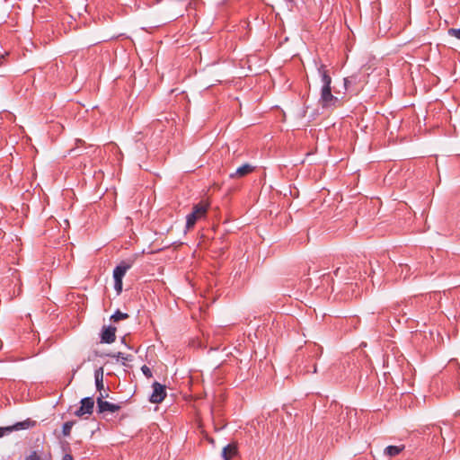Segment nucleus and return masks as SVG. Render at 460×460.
Here are the masks:
<instances>
[{
    "instance_id": "f257e3e1",
    "label": "nucleus",
    "mask_w": 460,
    "mask_h": 460,
    "mask_svg": "<svg viewBox=\"0 0 460 460\" xmlns=\"http://www.w3.org/2000/svg\"><path fill=\"white\" fill-rule=\"evenodd\" d=\"M209 207L210 204L207 200H201L193 206L192 211L186 217V231L192 229L197 221L207 217Z\"/></svg>"
},
{
    "instance_id": "f03ea898",
    "label": "nucleus",
    "mask_w": 460,
    "mask_h": 460,
    "mask_svg": "<svg viewBox=\"0 0 460 460\" xmlns=\"http://www.w3.org/2000/svg\"><path fill=\"white\" fill-rule=\"evenodd\" d=\"M132 264L128 261H121L113 270L114 288L118 294L122 291V279L126 272L131 268Z\"/></svg>"
},
{
    "instance_id": "7ed1b4c3",
    "label": "nucleus",
    "mask_w": 460,
    "mask_h": 460,
    "mask_svg": "<svg viewBox=\"0 0 460 460\" xmlns=\"http://www.w3.org/2000/svg\"><path fill=\"white\" fill-rule=\"evenodd\" d=\"M35 424H36L35 420L27 419L23 421L16 422L15 424L11 425V426L0 427V438L4 437L6 434L11 433L12 431L28 429L30 428L34 427Z\"/></svg>"
},
{
    "instance_id": "20e7f679",
    "label": "nucleus",
    "mask_w": 460,
    "mask_h": 460,
    "mask_svg": "<svg viewBox=\"0 0 460 460\" xmlns=\"http://www.w3.org/2000/svg\"><path fill=\"white\" fill-rule=\"evenodd\" d=\"M162 0H155L156 4ZM187 0H170L167 4V9L172 12V17L176 19L177 17L183 15V10L186 8Z\"/></svg>"
},
{
    "instance_id": "39448f33",
    "label": "nucleus",
    "mask_w": 460,
    "mask_h": 460,
    "mask_svg": "<svg viewBox=\"0 0 460 460\" xmlns=\"http://www.w3.org/2000/svg\"><path fill=\"white\" fill-rule=\"evenodd\" d=\"M80 407L75 411V415L80 418L85 415H91L94 408V400L92 397L83 398L80 402Z\"/></svg>"
},
{
    "instance_id": "423d86ee",
    "label": "nucleus",
    "mask_w": 460,
    "mask_h": 460,
    "mask_svg": "<svg viewBox=\"0 0 460 460\" xmlns=\"http://www.w3.org/2000/svg\"><path fill=\"white\" fill-rule=\"evenodd\" d=\"M320 101L323 108L336 106L337 102H339L338 97L332 93L331 87H322Z\"/></svg>"
},
{
    "instance_id": "0eeeda50",
    "label": "nucleus",
    "mask_w": 460,
    "mask_h": 460,
    "mask_svg": "<svg viewBox=\"0 0 460 460\" xmlns=\"http://www.w3.org/2000/svg\"><path fill=\"white\" fill-rule=\"evenodd\" d=\"M166 396L165 386L159 384L158 382H155L153 384V393L150 396V402L153 403H160L164 401Z\"/></svg>"
},
{
    "instance_id": "6e6552de",
    "label": "nucleus",
    "mask_w": 460,
    "mask_h": 460,
    "mask_svg": "<svg viewBox=\"0 0 460 460\" xmlns=\"http://www.w3.org/2000/svg\"><path fill=\"white\" fill-rule=\"evenodd\" d=\"M96 402L98 413H104L105 411L116 412L121 409L120 404L111 403L110 402L102 400V397H98Z\"/></svg>"
},
{
    "instance_id": "1a4fd4ad",
    "label": "nucleus",
    "mask_w": 460,
    "mask_h": 460,
    "mask_svg": "<svg viewBox=\"0 0 460 460\" xmlns=\"http://www.w3.org/2000/svg\"><path fill=\"white\" fill-rule=\"evenodd\" d=\"M255 166L252 165L251 164H244L238 167L234 172H231L229 174V177L231 179H241L248 174L252 173L255 170Z\"/></svg>"
},
{
    "instance_id": "9d476101",
    "label": "nucleus",
    "mask_w": 460,
    "mask_h": 460,
    "mask_svg": "<svg viewBox=\"0 0 460 460\" xmlns=\"http://www.w3.org/2000/svg\"><path fill=\"white\" fill-rule=\"evenodd\" d=\"M102 342L112 343L116 340V328L113 326H104L101 335Z\"/></svg>"
},
{
    "instance_id": "9b49d317",
    "label": "nucleus",
    "mask_w": 460,
    "mask_h": 460,
    "mask_svg": "<svg viewBox=\"0 0 460 460\" xmlns=\"http://www.w3.org/2000/svg\"><path fill=\"white\" fill-rule=\"evenodd\" d=\"M318 71L321 75L322 82L323 84V87H331L332 77L330 76L326 66L324 65H321L318 68Z\"/></svg>"
},
{
    "instance_id": "f8f14e48",
    "label": "nucleus",
    "mask_w": 460,
    "mask_h": 460,
    "mask_svg": "<svg viewBox=\"0 0 460 460\" xmlns=\"http://www.w3.org/2000/svg\"><path fill=\"white\" fill-rule=\"evenodd\" d=\"M237 454V447L234 444H228L223 448V457L225 460H232Z\"/></svg>"
},
{
    "instance_id": "ddd939ff",
    "label": "nucleus",
    "mask_w": 460,
    "mask_h": 460,
    "mask_svg": "<svg viewBox=\"0 0 460 460\" xmlns=\"http://www.w3.org/2000/svg\"><path fill=\"white\" fill-rule=\"evenodd\" d=\"M96 389L101 392L103 389V369L99 367L94 372Z\"/></svg>"
},
{
    "instance_id": "4468645a",
    "label": "nucleus",
    "mask_w": 460,
    "mask_h": 460,
    "mask_svg": "<svg viewBox=\"0 0 460 460\" xmlns=\"http://www.w3.org/2000/svg\"><path fill=\"white\" fill-rule=\"evenodd\" d=\"M404 449V446H388L385 449V455L392 457L399 455Z\"/></svg>"
},
{
    "instance_id": "2eb2a0df",
    "label": "nucleus",
    "mask_w": 460,
    "mask_h": 460,
    "mask_svg": "<svg viewBox=\"0 0 460 460\" xmlns=\"http://www.w3.org/2000/svg\"><path fill=\"white\" fill-rule=\"evenodd\" d=\"M357 83V75H353L344 78V87L346 91H350L353 84Z\"/></svg>"
},
{
    "instance_id": "dca6fc26",
    "label": "nucleus",
    "mask_w": 460,
    "mask_h": 460,
    "mask_svg": "<svg viewBox=\"0 0 460 460\" xmlns=\"http://www.w3.org/2000/svg\"><path fill=\"white\" fill-rule=\"evenodd\" d=\"M129 317V315L126 313H122L120 312L119 310H117L111 317V319L117 323L120 320H125V319H128Z\"/></svg>"
},
{
    "instance_id": "f3484780",
    "label": "nucleus",
    "mask_w": 460,
    "mask_h": 460,
    "mask_svg": "<svg viewBox=\"0 0 460 460\" xmlns=\"http://www.w3.org/2000/svg\"><path fill=\"white\" fill-rule=\"evenodd\" d=\"M74 421H66L63 424L62 433L65 437L70 436L71 429L73 428Z\"/></svg>"
},
{
    "instance_id": "a211bd4d",
    "label": "nucleus",
    "mask_w": 460,
    "mask_h": 460,
    "mask_svg": "<svg viewBox=\"0 0 460 460\" xmlns=\"http://www.w3.org/2000/svg\"><path fill=\"white\" fill-rule=\"evenodd\" d=\"M448 34L452 37H455L458 40H460V28L459 29H449L448 30Z\"/></svg>"
},
{
    "instance_id": "6ab92c4d",
    "label": "nucleus",
    "mask_w": 460,
    "mask_h": 460,
    "mask_svg": "<svg viewBox=\"0 0 460 460\" xmlns=\"http://www.w3.org/2000/svg\"><path fill=\"white\" fill-rule=\"evenodd\" d=\"M110 357L116 358L117 359L128 360V356L125 355L122 352H118L117 354L109 355Z\"/></svg>"
},
{
    "instance_id": "aec40b11",
    "label": "nucleus",
    "mask_w": 460,
    "mask_h": 460,
    "mask_svg": "<svg viewBox=\"0 0 460 460\" xmlns=\"http://www.w3.org/2000/svg\"><path fill=\"white\" fill-rule=\"evenodd\" d=\"M141 370H142L143 374H144L147 378H150V377H152V376H153V375H152V371H151V369H150L147 366L144 365V366L141 367Z\"/></svg>"
},
{
    "instance_id": "412c9836",
    "label": "nucleus",
    "mask_w": 460,
    "mask_h": 460,
    "mask_svg": "<svg viewBox=\"0 0 460 460\" xmlns=\"http://www.w3.org/2000/svg\"><path fill=\"white\" fill-rule=\"evenodd\" d=\"M27 460H40V456L34 452L27 458Z\"/></svg>"
},
{
    "instance_id": "4be33fe9",
    "label": "nucleus",
    "mask_w": 460,
    "mask_h": 460,
    "mask_svg": "<svg viewBox=\"0 0 460 460\" xmlns=\"http://www.w3.org/2000/svg\"><path fill=\"white\" fill-rule=\"evenodd\" d=\"M400 268L402 270V273L404 271V270H410V267L407 264H405V265L400 264Z\"/></svg>"
},
{
    "instance_id": "5701e85b",
    "label": "nucleus",
    "mask_w": 460,
    "mask_h": 460,
    "mask_svg": "<svg viewBox=\"0 0 460 460\" xmlns=\"http://www.w3.org/2000/svg\"><path fill=\"white\" fill-rule=\"evenodd\" d=\"M62 460H74L73 456L69 454H66Z\"/></svg>"
},
{
    "instance_id": "b1692460",
    "label": "nucleus",
    "mask_w": 460,
    "mask_h": 460,
    "mask_svg": "<svg viewBox=\"0 0 460 460\" xmlns=\"http://www.w3.org/2000/svg\"><path fill=\"white\" fill-rule=\"evenodd\" d=\"M107 396H108V394H106L104 395V394L100 393V396H99V397H102V400H103V398H104V397H107Z\"/></svg>"
},
{
    "instance_id": "393cba45",
    "label": "nucleus",
    "mask_w": 460,
    "mask_h": 460,
    "mask_svg": "<svg viewBox=\"0 0 460 460\" xmlns=\"http://www.w3.org/2000/svg\"><path fill=\"white\" fill-rule=\"evenodd\" d=\"M339 271H340V268L336 269V270L334 271V275H335V276H338Z\"/></svg>"
},
{
    "instance_id": "a878e982",
    "label": "nucleus",
    "mask_w": 460,
    "mask_h": 460,
    "mask_svg": "<svg viewBox=\"0 0 460 460\" xmlns=\"http://www.w3.org/2000/svg\"><path fill=\"white\" fill-rule=\"evenodd\" d=\"M404 272H406V274H405V276H404V279H406V278H407V276H408L409 270H404Z\"/></svg>"
},
{
    "instance_id": "bb28decb",
    "label": "nucleus",
    "mask_w": 460,
    "mask_h": 460,
    "mask_svg": "<svg viewBox=\"0 0 460 460\" xmlns=\"http://www.w3.org/2000/svg\"><path fill=\"white\" fill-rule=\"evenodd\" d=\"M456 415L460 416V411H458V412L456 413Z\"/></svg>"
}]
</instances>
